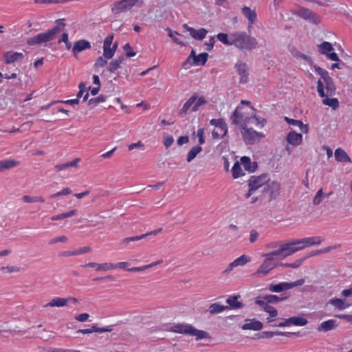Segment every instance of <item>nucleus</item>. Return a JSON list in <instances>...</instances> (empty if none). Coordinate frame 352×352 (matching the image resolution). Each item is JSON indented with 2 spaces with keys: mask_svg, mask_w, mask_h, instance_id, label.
Masks as SVG:
<instances>
[{
  "mask_svg": "<svg viewBox=\"0 0 352 352\" xmlns=\"http://www.w3.org/2000/svg\"><path fill=\"white\" fill-rule=\"evenodd\" d=\"M65 19H59L55 21L56 25L45 32L39 33L27 41L28 45H37L50 42L56 38V35L60 33L65 26Z\"/></svg>",
  "mask_w": 352,
  "mask_h": 352,
  "instance_id": "nucleus-1",
  "label": "nucleus"
},
{
  "mask_svg": "<svg viewBox=\"0 0 352 352\" xmlns=\"http://www.w3.org/2000/svg\"><path fill=\"white\" fill-rule=\"evenodd\" d=\"M233 45L242 51H251L256 47V39L245 32H235L232 33Z\"/></svg>",
  "mask_w": 352,
  "mask_h": 352,
  "instance_id": "nucleus-2",
  "label": "nucleus"
},
{
  "mask_svg": "<svg viewBox=\"0 0 352 352\" xmlns=\"http://www.w3.org/2000/svg\"><path fill=\"white\" fill-rule=\"evenodd\" d=\"M144 4L143 0H120L115 2L111 7V12L114 15L126 12L133 6L142 8Z\"/></svg>",
  "mask_w": 352,
  "mask_h": 352,
  "instance_id": "nucleus-3",
  "label": "nucleus"
},
{
  "mask_svg": "<svg viewBox=\"0 0 352 352\" xmlns=\"http://www.w3.org/2000/svg\"><path fill=\"white\" fill-rule=\"evenodd\" d=\"M301 249L302 247L295 246V243H287L281 245L278 250L265 254L264 256L271 258L273 261H276L274 256L285 258Z\"/></svg>",
  "mask_w": 352,
  "mask_h": 352,
  "instance_id": "nucleus-4",
  "label": "nucleus"
},
{
  "mask_svg": "<svg viewBox=\"0 0 352 352\" xmlns=\"http://www.w3.org/2000/svg\"><path fill=\"white\" fill-rule=\"evenodd\" d=\"M280 193V184L278 182H268L265 184L262 190V194L263 196L268 197V201L271 202L275 200Z\"/></svg>",
  "mask_w": 352,
  "mask_h": 352,
  "instance_id": "nucleus-5",
  "label": "nucleus"
},
{
  "mask_svg": "<svg viewBox=\"0 0 352 352\" xmlns=\"http://www.w3.org/2000/svg\"><path fill=\"white\" fill-rule=\"evenodd\" d=\"M305 283V279L300 278L292 283L280 282L278 284H270L268 290L274 293H279L289 290L295 287L301 286Z\"/></svg>",
  "mask_w": 352,
  "mask_h": 352,
  "instance_id": "nucleus-6",
  "label": "nucleus"
},
{
  "mask_svg": "<svg viewBox=\"0 0 352 352\" xmlns=\"http://www.w3.org/2000/svg\"><path fill=\"white\" fill-rule=\"evenodd\" d=\"M278 266V261H273L271 258L265 257L263 263L257 269L256 272L254 274L256 276H265L271 270Z\"/></svg>",
  "mask_w": 352,
  "mask_h": 352,
  "instance_id": "nucleus-7",
  "label": "nucleus"
},
{
  "mask_svg": "<svg viewBox=\"0 0 352 352\" xmlns=\"http://www.w3.org/2000/svg\"><path fill=\"white\" fill-rule=\"evenodd\" d=\"M296 14L313 24L318 25L320 23V16L310 9L302 7L297 11Z\"/></svg>",
  "mask_w": 352,
  "mask_h": 352,
  "instance_id": "nucleus-8",
  "label": "nucleus"
},
{
  "mask_svg": "<svg viewBox=\"0 0 352 352\" xmlns=\"http://www.w3.org/2000/svg\"><path fill=\"white\" fill-rule=\"evenodd\" d=\"M243 139L246 144H254L257 141L264 137L263 133L257 132L252 129H247L245 131H242Z\"/></svg>",
  "mask_w": 352,
  "mask_h": 352,
  "instance_id": "nucleus-9",
  "label": "nucleus"
},
{
  "mask_svg": "<svg viewBox=\"0 0 352 352\" xmlns=\"http://www.w3.org/2000/svg\"><path fill=\"white\" fill-rule=\"evenodd\" d=\"M238 75L240 76L239 83L245 84L248 81L249 72L246 63L242 62H237L234 65Z\"/></svg>",
  "mask_w": 352,
  "mask_h": 352,
  "instance_id": "nucleus-10",
  "label": "nucleus"
},
{
  "mask_svg": "<svg viewBox=\"0 0 352 352\" xmlns=\"http://www.w3.org/2000/svg\"><path fill=\"white\" fill-rule=\"evenodd\" d=\"M250 261V258L248 256L245 254L241 255L237 258H236L234 261L230 263L228 265V267L223 272V274H227L230 273L231 271H232L234 267L237 266H243Z\"/></svg>",
  "mask_w": 352,
  "mask_h": 352,
  "instance_id": "nucleus-11",
  "label": "nucleus"
},
{
  "mask_svg": "<svg viewBox=\"0 0 352 352\" xmlns=\"http://www.w3.org/2000/svg\"><path fill=\"white\" fill-rule=\"evenodd\" d=\"M91 47L89 41L85 39H80L74 43L72 47V52L75 58H78V54Z\"/></svg>",
  "mask_w": 352,
  "mask_h": 352,
  "instance_id": "nucleus-12",
  "label": "nucleus"
},
{
  "mask_svg": "<svg viewBox=\"0 0 352 352\" xmlns=\"http://www.w3.org/2000/svg\"><path fill=\"white\" fill-rule=\"evenodd\" d=\"M24 55L21 52H7L3 54V59L6 64H12L17 60L23 59Z\"/></svg>",
  "mask_w": 352,
  "mask_h": 352,
  "instance_id": "nucleus-13",
  "label": "nucleus"
},
{
  "mask_svg": "<svg viewBox=\"0 0 352 352\" xmlns=\"http://www.w3.org/2000/svg\"><path fill=\"white\" fill-rule=\"evenodd\" d=\"M267 177L268 175L267 173L261 174L259 176H252L248 180V182L250 183L251 185L256 186V188L258 189L260 187L264 186L269 182Z\"/></svg>",
  "mask_w": 352,
  "mask_h": 352,
  "instance_id": "nucleus-14",
  "label": "nucleus"
},
{
  "mask_svg": "<svg viewBox=\"0 0 352 352\" xmlns=\"http://www.w3.org/2000/svg\"><path fill=\"white\" fill-rule=\"evenodd\" d=\"M245 114L246 113L244 112L243 108L242 107L237 106L230 118L231 124L234 125L239 124L241 121L244 119V116Z\"/></svg>",
  "mask_w": 352,
  "mask_h": 352,
  "instance_id": "nucleus-15",
  "label": "nucleus"
},
{
  "mask_svg": "<svg viewBox=\"0 0 352 352\" xmlns=\"http://www.w3.org/2000/svg\"><path fill=\"white\" fill-rule=\"evenodd\" d=\"M287 142L292 146H297L302 142V135L294 131H290L286 136Z\"/></svg>",
  "mask_w": 352,
  "mask_h": 352,
  "instance_id": "nucleus-16",
  "label": "nucleus"
},
{
  "mask_svg": "<svg viewBox=\"0 0 352 352\" xmlns=\"http://www.w3.org/2000/svg\"><path fill=\"white\" fill-rule=\"evenodd\" d=\"M246 321L249 322L243 324L242 329L243 330L260 331L263 328V323L255 318L246 320Z\"/></svg>",
  "mask_w": 352,
  "mask_h": 352,
  "instance_id": "nucleus-17",
  "label": "nucleus"
},
{
  "mask_svg": "<svg viewBox=\"0 0 352 352\" xmlns=\"http://www.w3.org/2000/svg\"><path fill=\"white\" fill-rule=\"evenodd\" d=\"M197 99V93H194L191 97L184 103L183 107L179 111L178 115L181 117L186 116L189 109L192 107Z\"/></svg>",
  "mask_w": 352,
  "mask_h": 352,
  "instance_id": "nucleus-18",
  "label": "nucleus"
},
{
  "mask_svg": "<svg viewBox=\"0 0 352 352\" xmlns=\"http://www.w3.org/2000/svg\"><path fill=\"white\" fill-rule=\"evenodd\" d=\"M322 240L320 237H309L305 238L302 239L296 240L292 243H295V246L296 245L302 244L301 246L302 248L305 246L313 245H319L321 243Z\"/></svg>",
  "mask_w": 352,
  "mask_h": 352,
  "instance_id": "nucleus-19",
  "label": "nucleus"
},
{
  "mask_svg": "<svg viewBox=\"0 0 352 352\" xmlns=\"http://www.w3.org/2000/svg\"><path fill=\"white\" fill-rule=\"evenodd\" d=\"M83 267H96L98 271H107L116 268V265L113 263H89L82 265Z\"/></svg>",
  "mask_w": 352,
  "mask_h": 352,
  "instance_id": "nucleus-20",
  "label": "nucleus"
},
{
  "mask_svg": "<svg viewBox=\"0 0 352 352\" xmlns=\"http://www.w3.org/2000/svg\"><path fill=\"white\" fill-rule=\"evenodd\" d=\"M191 324H177L172 326L169 331L174 333L189 335Z\"/></svg>",
  "mask_w": 352,
  "mask_h": 352,
  "instance_id": "nucleus-21",
  "label": "nucleus"
},
{
  "mask_svg": "<svg viewBox=\"0 0 352 352\" xmlns=\"http://www.w3.org/2000/svg\"><path fill=\"white\" fill-rule=\"evenodd\" d=\"M241 163L243 166L245 170L250 173L254 172L258 167L257 162H254L252 163L250 158L247 156H243L241 158Z\"/></svg>",
  "mask_w": 352,
  "mask_h": 352,
  "instance_id": "nucleus-22",
  "label": "nucleus"
},
{
  "mask_svg": "<svg viewBox=\"0 0 352 352\" xmlns=\"http://www.w3.org/2000/svg\"><path fill=\"white\" fill-rule=\"evenodd\" d=\"M240 295L233 296L229 297L226 300V302L228 304L227 309H237L244 307V304L242 302L238 301L240 298Z\"/></svg>",
  "mask_w": 352,
  "mask_h": 352,
  "instance_id": "nucleus-23",
  "label": "nucleus"
},
{
  "mask_svg": "<svg viewBox=\"0 0 352 352\" xmlns=\"http://www.w3.org/2000/svg\"><path fill=\"white\" fill-rule=\"evenodd\" d=\"M337 327L336 321L331 319L320 323L318 327V331L319 332H327L336 329Z\"/></svg>",
  "mask_w": 352,
  "mask_h": 352,
  "instance_id": "nucleus-24",
  "label": "nucleus"
},
{
  "mask_svg": "<svg viewBox=\"0 0 352 352\" xmlns=\"http://www.w3.org/2000/svg\"><path fill=\"white\" fill-rule=\"evenodd\" d=\"M289 297V295H286V294H283L280 296H276L274 294H266L263 296L265 300L270 303H277L284 300H286Z\"/></svg>",
  "mask_w": 352,
  "mask_h": 352,
  "instance_id": "nucleus-25",
  "label": "nucleus"
},
{
  "mask_svg": "<svg viewBox=\"0 0 352 352\" xmlns=\"http://www.w3.org/2000/svg\"><path fill=\"white\" fill-rule=\"evenodd\" d=\"M242 14L248 19L249 24H254L256 21V13L254 10H251L250 8L243 6L241 8Z\"/></svg>",
  "mask_w": 352,
  "mask_h": 352,
  "instance_id": "nucleus-26",
  "label": "nucleus"
},
{
  "mask_svg": "<svg viewBox=\"0 0 352 352\" xmlns=\"http://www.w3.org/2000/svg\"><path fill=\"white\" fill-rule=\"evenodd\" d=\"M188 32L190 36L198 41H202L206 36L208 30L204 28L197 30L195 28H189Z\"/></svg>",
  "mask_w": 352,
  "mask_h": 352,
  "instance_id": "nucleus-27",
  "label": "nucleus"
},
{
  "mask_svg": "<svg viewBox=\"0 0 352 352\" xmlns=\"http://www.w3.org/2000/svg\"><path fill=\"white\" fill-rule=\"evenodd\" d=\"M189 335L196 336L197 340L201 339H211V336L208 332L203 330L197 329L192 325H191Z\"/></svg>",
  "mask_w": 352,
  "mask_h": 352,
  "instance_id": "nucleus-28",
  "label": "nucleus"
},
{
  "mask_svg": "<svg viewBox=\"0 0 352 352\" xmlns=\"http://www.w3.org/2000/svg\"><path fill=\"white\" fill-rule=\"evenodd\" d=\"M285 320L287 327L292 324L302 327L306 325L308 322L307 320L305 318L298 316L291 317L285 319Z\"/></svg>",
  "mask_w": 352,
  "mask_h": 352,
  "instance_id": "nucleus-29",
  "label": "nucleus"
},
{
  "mask_svg": "<svg viewBox=\"0 0 352 352\" xmlns=\"http://www.w3.org/2000/svg\"><path fill=\"white\" fill-rule=\"evenodd\" d=\"M335 158L338 162H351V158L348 155V154L341 148H338L336 149L335 153Z\"/></svg>",
  "mask_w": 352,
  "mask_h": 352,
  "instance_id": "nucleus-30",
  "label": "nucleus"
},
{
  "mask_svg": "<svg viewBox=\"0 0 352 352\" xmlns=\"http://www.w3.org/2000/svg\"><path fill=\"white\" fill-rule=\"evenodd\" d=\"M20 162L16 160H7L0 161V171L3 172L6 170L10 169L18 166Z\"/></svg>",
  "mask_w": 352,
  "mask_h": 352,
  "instance_id": "nucleus-31",
  "label": "nucleus"
},
{
  "mask_svg": "<svg viewBox=\"0 0 352 352\" xmlns=\"http://www.w3.org/2000/svg\"><path fill=\"white\" fill-rule=\"evenodd\" d=\"M318 47L319 53L325 56L333 50L331 43L327 41H324L318 45Z\"/></svg>",
  "mask_w": 352,
  "mask_h": 352,
  "instance_id": "nucleus-32",
  "label": "nucleus"
},
{
  "mask_svg": "<svg viewBox=\"0 0 352 352\" xmlns=\"http://www.w3.org/2000/svg\"><path fill=\"white\" fill-rule=\"evenodd\" d=\"M67 300L63 298H55L51 300L50 302L44 305V307H64L67 305Z\"/></svg>",
  "mask_w": 352,
  "mask_h": 352,
  "instance_id": "nucleus-33",
  "label": "nucleus"
},
{
  "mask_svg": "<svg viewBox=\"0 0 352 352\" xmlns=\"http://www.w3.org/2000/svg\"><path fill=\"white\" fill-rule=\"evenodd\" d=\"M291 334H296L295 333L291 332H282V331H262L261 337L262 338L270 339L272 338L274 336H289Z\"/></svg>",
  "mask_w": 352,
  "mask_h": 352,
  "instance_id": "nucleus-34",
  "label": "nucleus"
},
{
  "mask_svg": "<svg viewBox=\"0 0 352 352\" xmlns=\"http://www.w3.org/2000/svg\"><path fill=\"white\" fill-rule=\"evenodd\" d=\"M79 161V158H76L72 162L64 163L62 164H57L55 166V169H56L57 171H60L70 167H76L78 166V162Z\"/></svg>",
  "mask_w": 352,
  "mask_h": 352,
  "instance_id": "nucleus-35",
  "label": "nucleus"
},
{
  "mask_svg": "<svg viewBox=\"0 0 352 352\" xmlns=\"http://www.w3.org/2000/svg\"><path fill=\"white\" fill-rule=\"evenodd\" d=\"M225 310H227V306L221 305L219 303H212L208 308V311L210 314H219Z\"/></svg>",
  "mask_w": 352,
  "mask_h": 352,
  "instance_id": "nucleus-36",
  "label": "nucleus"
},
{
  "mask_svg": "<svg viewBox=\"0 0 352 352\" xmlns=\"http://www.w3.org/2000/svg\"><path fill=\"white\" fill-rule=\"evenodd\" d=\"M201 151L202 148L199 145L192 147L188 153L186 161L188 162L192 161Z\"/></svg>",
  "mask_w": 352,
  "mask_h": 352,
  "instance_id": "nucleus-37",
  "label": "nucleus"
},
{
  "mask_svg": "<svg viewBox=\"0 0 352 352\" xmlns=\"http://www.w3.org/2000/svg\"><path fill=\"white\" fill-rule=\"evenodd\" d=\"M217 38L219 41H220L224 45H233V43H232L233 38H232V34H230V36L228 37V35L226 33H219L217 35Z\"/></svg>",
  "mask_w": 352,
  "mask_h": 352,
  "instance_id": "nucleus-38",
  "label": "nucleus"
},
{
  "mask_svg": "<svg viewBox=\"0 0 352 352\" xmlns=\"http://www.w3.org/2000/svg\"><path fill=\"white\" fill-rule=\"evenodd\" d=\"M329 303L334 306L336 309L339 310H343L348 307L349 305L344 304V301L338 298H333L329 300Z\"/></svg>",
  "mask_w": 352,
  "mask_h": 352,
  "instance_id": "nucleus-39",
  "label": "nucleus"
},
{
  "mask_svg": "<svg viewBox=\"0 0 352 352\" xmlns=\"http://www.w3.org/2000/svg\"><path fill=\"white\" fill-rule=\"evenodd\" d=\"M327 94L329 96H332L336 94V85L332 78H330L324 82Z\"/></svg>",
  "mask_w": 352,
  "mask_h": 352,
  "instance_id": "nucleus-40",
  "label": "nucleus"
},
{
  "mask_svg": "<svg viewBox=\"0 0 352 352\" xmlns=\"http://www.w3.org/2000/svg\"><path fill=\"white\" fill-rule=\"evenodd\" d=\"M232 177L234 179H237L239 177L244 175L245 173L243 171L239 162H236L232 168Z\"/></svg>",
  "mask_w": 352,
  "mask_h": 352,
  "instance_id": "nucleus-41",
  "label": "nucleus"
},
{
  "mask_svg": "<svg viewBox=\"0 0 352 352\" xmlns=\"http://www.w3.org/2000/svg\"><path fill=\"white\" fill-rule=\"evenodd\" d=\"M77 214V210L74 209L69 212L62 213L60 214L55 215L51 217L52 221H57L63 219L73 217Z\"/></svg>",
  "mask_w": 352,
  "mask_h": 352,
  "instance_id": "nucleus-42",
  "label": "nucleus"
},
{
  "mask_svg": "<svg viewBox=\"0 0 352 352\" xmlns=\"http://www.w3.org/2000/svg\"><path fill=\"white\" fill-rule=\"evenodd\" d=\"M325 98L322 100V103L327 106L331 107L333 109H336L339 107V101L336 98H329L324 97Z\"/></svg>",
  "mask_w": 352,
  "mask_h": 352,
  "instance_id": "nucleus-43",
  "label": "nucleus"
},
{
  "mask_svg": "<svg viewBox=\"0 0 352 352\" xmlns=\"http://www.w3.org/2000/svg\"><path fill=\"white\" fill-rule=\"evenodd\" d=\"M162 263V260H159V261L153 262L149 265H144V266L138 267H132V268L127 269L126 270L128 272H140V271H143L144 270L148 269V268H151V267L156 266L157 265L160 264Z\"/></svg>",
  "mask_w": 352,
  "mask_h": 352,
  "instance_id": "nucleus-44",
  "label": "nucleus"
},
{
  "mask_svg": "<svg viewBox=\"0 0 352 352\" xmlns=\"http://www.w3.org/2000/svg\"><path fill=\"white\" fill-rule=\"evenodd\" d=\"M314 68L316 71V72L320 76V77L323 79L324 80V82L325 81H327V80L331 78V77H330L329 76V73L327 70H325L324 69H322V67L315 65H314Z\"/></svg>",
  "mask_w": 352,
  "mask_h": 352,
  "instance_id": "nucleus-45",
  "label": "nucleus"
},
{
  "mask_svg": "<svg viewBox=\"0 0 352 352\" xmlns=\"http://www.w3.org/2000/svg\"><path fill=\"white\" fill-rule=\"evenodd\" d=\"M22 199L26 203L45 202V199L41 196L24 195L23 196Z\"/></svg>",
  "mask_w": 352,
  "mask_h": 352,
  "instance_id": "nucleus-46",
  "label": "nucleus"
},
{
  "mask_svg": "<svg viewBox=\"0 0 352 352\" xmlns=\"http://www.w3.org/2000/svg\"><path fill=\"white\" fill-rule=\"evenodd\" d=\"M207 103V100L205 99L204 96L198 97L197 99L194 103V105L192 106L191 111H197L198 109Z\"/></svg>",
  "mask_w": 352,
  "mask_h": 352,
  "instance_id": "nucleus-47",
  "label": "nucleus"
},
{
  "mask_svg": "<svg viewBox=\"0 0 352 352\" xmlns=\"http://www.w3.org/2000/svg\"><path fill=\"white\" fill-rule=\"evenodd\" d=\"M197 63H195V65H204L208 60V54L207 52H202L197 56Z\"/></svg>",
  "mask_w": 352,
  "mask_h": 352,
  "instance_id": "nucleus-48",
  "label": "nucleus"
},
{
  "mask_svg": "<svg viewBox=\"0 0 352 352\" xmlns=\"http://www.w3.org/2000/svg\"><path fill=\"white\" fill-rule=\"evenodd\" d=\"M146 236H148V234H142V235H140V236L126 237V238L123 239L122 240L121 243H123V244H127L129 242L137 241H139L140 239H144Z\"/></svg>",
  "mask_w": 352,
  "mask_h": 352,
  "instance_id": "nucleus-49",
  "label": "nucleus"
},
{
  "mask_svg": "<svg viewBox=\"0 0 352 352\" xmlns=\"http://www.w3.org/2000/svg\"><path fill=\"white\" fill-rule=\"evenodd\" d=\"M166 31L168 32V36L173 39V41L175 43H176L180 46H185V43L184 42H182V41H180L178 38H177L174 35L173 32L172 31V30L170 28H167L166 29Z\"/></svg>",
  "mask_w": 352,
  "mask_h": 352,
  "instance_id": "nucleus-50",
  "label": "nucleus"
},
{
  "mask_svg": "<svg viewBox=\"0 0 352 352\" xmlns=\"http://www.w3.org/2000/svg\"><path fill=\"white\" fill-rule=\"evenodd\" d=\"M65 43L67 50H70L72 47L71 42L69 41L67 33H63L61 38L58 41V43Z\"/></svg>",
  "mask_w": 352,
  "mask_h": 352,
  "instance_id": "nucleus-51",
  "label": "nucleus"
},
{
  "mask_svg": "<svg viewBox=\"0 0 352 352\" xmlns=\"http://www.w3.org/2000/svg\"><path fill=\"white\" fill-rule=\"evenodd\" d=\"M107 96L104 95H100L96 98H92L88 100V105L91 106L96 103L104 102Z\"/></svg>",
  "mask_w": 352,
  "mask_h": 352,
  "instance_id": "nucleus-52",
  "label": "nucleus"
},
{
  "mask_svg": "<svg viewBox=\"0 0 352 352\" xmlns=\"http://www.w3.org/2000/svg\"><path fill=\"white\" fill-rule=\"evenodd\" d=\"M317 91H318L319 96L321 98H324V97L329 96V95L327 94V91L324 92V84L320 80H318L317 82Z\"/></svg>",
  "mask_w": 352,
  "mask_h": 352,
  "instance_id": "nucleus-53",
  "label": "nucleus"
},
{
  "mask_svg": "<svg viewBox=\"0 0 352 352\" xmlns=\"http://www.w3.org/2000/svg\"><path fill=\"white\" fill-rule=\"evenodd\" d=\"M120 67L121 65L117 60H113L109 63L107 69L111 73H114Z\"/></svg>",
  "mask_w": 352,
  "mask_h": 352,
  "instance_id": "nucleus-54",
  "label": "nucleus"
},
{
  "mask_svg": "<svg viewBox=\"0 0 352 352\" xmlns=\"http://www.w3.org/2000/svg\"><path fill=\"white\" fill-rule=\"evenodd\" d=\"M114 53L111 50V46H104L103 45V56L106 59H111L113 57Z\"/></svg>",
  "mask_w": 352,
  "mask_h": 352,
  "instance_id": "nucleus-55",
  "label": "nucleus"
},
{
  "mask_svg": "<svg viewBox=\"0 0 352 352\" xmlns=\"http://www.w3.org/2000/svg\"><path fill=\"white\" fill-rule=\"evenodd\" d=\"M107 60L103 56L98 57L95 63L94 67H102L107 64Z\"/></svg>",
  "mask_w": 352,
  "mask_h": 352,
  "instance_id": "nucleus-56",
  "label": "nucleus"
},
{
  "mask_svg": "<svg viewBox=\"0 0 352 352\" xmlns=\"http://www.w3.org/2000/svg\"><path fill=\"white\" fill-rule=\"evenodd\" d=\"M224 120H225L223 118L212 119L210 120V124L215 126L216 127L222 128V126H225Z\"/></svg>",
  "mask_w": 352,
  "mask_h": 352,
  "instance_id": "nucleus-57",
  "label": "nucleus"
},
{
  "mask_svg": "<svg viewBox=\"0 0 352 352\" xmlns=\"http://www.w3.org/2000/svg\"><path fill=\"white\" fill-rule=\"evenodd\" d=\"M322 195H323V191H322V189L320 188L316 192V195H315V197L313 199V204L316 206L319 205L322 201Z\"/></svg>",
  "mask_w": 352,
  "mask_h": 352,
  "instance_id": "nucleus-58",
  "label": "nucleus"
},
{
  "mask_svg": "<svg viewBox=\"0 0 352 352\" xmlns=\"http://www.w3.org/2000/svg\"><path fill=\"white\" fill-rule=\"evenodd\" d=\"M123 49L126 52L125 56L126 57H133L136 54V53L131 50V47L129 43L124 45Z\"/></svg>",
  "mask_w": 352,
  "mask_h": 352,
  "instance_id": "nucleus-59",
  "label": "nucleus"
},
{
  "mask_svg": "<svg viewBox=\"0 0 352 352\" xmlns=\"http://www.w3.org/2000/svg\"><path fill=\"white\" fill-rule=\"evenodd\" d=\"M1 270L3 272H8V273H12V272H18L20 271V268L19 267H15V266H2L1 267Z\"/></svg>",
  "mask_w": 352,
  "mask_h": 352,
  "instance_id": "nucleus-60",
  "label": "nucleus"
},
{
  "mask_svg": "<svg viewBox=\"0 0 352 352\" xmlns=\"http://www.w3.org/2000/svg\"><path fill=\"white\" fill-rule=\"evenodd\" d=\"M113 328L112 326H108L106 327H98L96 325H93V331L94 332L104 333V332H111L112 331Z\"/></svg>",
  "mask_w": 352,
  "mask_h": 352,
  "instance_id": "nucleus-61",
  "label": "nucleus"
},
{
  "mask_svg": "<svg viewBox=\"0 0 352 352\" xmlns=\"http://www.w3.org/2000/svg\"><path fill=\"white\" fill-rule=\"evenodd\" d=\"M284 120L289 125L298 126H300V125H302V122L300 120H298L289 118L288 117H285Z\"/></svg>",
  "mask_w": 352,
  "mask_h": 352,
  "instance_id": "nucleus-62",
  "label": "nucleus"
},
{
  "mask_svg": "<svg viewBox=\"0 0 352 352\" xmlns=\"http://www.w3.org/2000/svg\"><path fill=\"white\" fill-rule=\"evenodd\" d=\"M174 142L173 137L171 135H164V144L166 148L170 147Z\"/></svg>",
  "mask_w": 352,
  "mask_h": 352,
  "instance_id": "nucleus-63",
  "label": "nucleus"
},
{
  "mask_svg": "<svg viewBox=\"0 0 352 352\" xmlns=\"http://www.w3.org/2000/svg\"><path fill=\"white\" fill-rule=\"evenodd\" d=\"M264 311L267 312L271 317H276L278 316L277 310L270 305H268L267 307H265Z\"/></svg>",
  "mask_w": 352,
  "mask_h": 352,
  "instance_id": "nucleus-64",
  "label": "nucleus"
}]
</instances>
